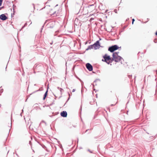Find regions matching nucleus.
Wrapping results in <instances>:
<instances>
[{"label": "nucleus", "instance_id": "f257e3e1", "mask_svg": "<svg viewBox=\"0 0 157 157\" xmlns=\"http://www.w3.org/2000/svg\"><path fill=\"white\" fill-rule=\"evenodd\" d=\"M44 9L47 10L48 12L51 14H54L55 13L58 14L61 9V6H59L58 5H56L54 8V11H52V10L50 8L48 9L47 6L44 7Z\"/></svg>", "mask_w": 157, "mask_h": 157}, {"label": "nucleus", "instance_id": "f03ea898", "mask_svg": "<svg viewBox=\"0 0 157 157\" xmlns=\"http://www.w3.org/2000/svg\"><path fill=\"white\" fill-rule=\"evenodd\" d=\"M103 59L102 61L105 62L108 64H109L112 62V58H111L107 54H105L103 56Z\"/></svg>", "mask_w": 157, "mask_h": 157}, {"label": "nucleus", "instance_id": "7ed1b4c3", "mask_svg": "<svg viewBox=\"0 0 157 157\" xmlns=\"http://www.w3.org/2000/svg\"><path fill=\"white\" fill-rule=\"evenodd\" d=\"M112 56V60L113 61H114L117 62H119L122 58L121 56L118 55L117 52L114 53L113 54Z\"/></svg>", "mask_w": 157, "mask_h": 157}, {"label": "nucleus", "instance_id": "20e7f679", "mask_svg": "<svg viewBox=\"0 0 157 157\" xmlns=\"http://www.w3.org/2000/svg\"><path fill=\"white\" fill-rule=\"evenodd\" d=\"M118 48V47L115 45L109 47L108 49V50L112 52H113L114 51L117 50Z\"/></svg>", "mask_w": 157, "mask_h": 157}, {"label": "nucleus", "instance_id": "39448f33", "mask_svg": "<svg viewBox=\"0 0 157 157\" xmlns=\"http://www.w3.org/2000/svg\"><path fill=\"white\" fill-rule=\"evenodd\" d=\"M92 45L94 49H97L100 46L99 41L98 40L97 41L96 43Z\"/></svg>", "mask_w": 157, "mask_h": 157}, {"label": "nucleus", "instance_id": "423d86ee", "mask_svg": "<svg viewBox=\"0 0 157 157\" xmlns=\"http://www.w3.org/2000/svg\"><path fill=\"white\" fill-rule=\"evenodd\" d=\"M86 66L87 69L90 71H91L93 70L92 66L90 63H87L86 64Z\"/></svg>", "mask_w": 157, "mask_h": 157}, {"label": "nucleus", "instance_id": "0eeeda50", "mask_svg": "<svg viewBox=\"0 0 157 157\" xmlns=\"http://www.w3.org/2000/svg\"><path fill=\"white\" fill-rule=\"evenodd\" d=\"M7 18L6 16L4 14H2L0 15V19L3 20H5Z\"/></svg>", "mask_w": 157, "mask_h": 157}, {"label": "nucleus", "instance_id": "6e6552de", "mask_svg": "<svg viewBox=\"0 0 157 157\" xmlns=\"http://www.w3.org/2000/svg\"><path fill=\"white\" fill-rule=\"evenodd\" d=\"M60 115L61 116L63 117H66L67 115V113L66 111H63L60 113Z\"/></svg>", "mask_w": 157, "mask_h": 157}, {"label": "nucleus", "instance_id": "1a4fd4ad", "mask_svg": "<svg viewBox=\"0 0 157 157\" xmlns=\"http://www.w3.org/2000/svg\"><path fill=\"white\" fill-rule=\"evenodd\" d=\"M47 94H48V90H47V91L45 93V94L44 95L43 98L44 100L45 99Z\"/></svg>", "mask_w": 157, "mask_h": 157}, {"label": "nucleus", "instance_id": "9d476101", "mask_svg": "<svg viewBox=\"0 0 157 157\" xmlns=\"http://www.w3.org/2000/svg\"><path fill=\"white\" fill-rule=\"evenodd\" d=\"M92 48H94L93 47V45H90L89 46H88L87 48L86 49V50H88L89 49H90Z\"/></svg>", "mask_w": 157, "mask_h": 157}, {"label": "nucleus", "instance_id": "9b49d317", "mask_svg": "<svg viewBox=\"0 0 157 157\" xmlns=\"http://www.w3.org/2000/svg\"><path fill=\"white\" fill-rule=\"evenodd\" d=\"M117 98L115 99V103L114 104H112V105H115L117 103Z\"/></svg>", "mask_w": 157, "mask_h": 157}, {"label": "nucleus", "instance_id": "f8f14e48", "mask_svg": "<svg viewBox=\"0 0 157 157\" xmlns=\"http://www.w3.org/2000/svg\"><path fill=\"white\" fill-rule=\"evenodd\" d=\"M2 1V0H0V6L1 5Z\"/></svg>", "mask_w": 157, "mask_h": 157}, {"label": "nucleus", "instance_id": "ddd939ff", "mask_svg": "<svg viewBox=\"0 0 157 157\" xmlns=\"http://www.w3.org/2000/svg\"><path fill=\"white\" fill-rule=\"evenodd\" d=\"M135 21V20L134 19H132V24H133L134 21Z\"/></svg>", "mask_w": 157, "mask_h": 157}, {"label": "nucleus", "instance_id": "4468645a", "mask_svg": "<svg viewBox=\"0 0 157 157\" xmlns=\"http://www.w3.org/2000/svg\"><path fill=\"white\" fill-rule=\"evenodd\" d=\"M75 89H73V91H72V92H75Z\"/></svg>", "mask_w": 157, "mask_h": 157}, {"label": "nucleus", "instance_id": "2eb2a0df", "mask_svg": "<svg viewBox=\"0 0 157 157\" xmlns=\"http://www.w3.org/2000/svg\"><path fill=\"white\" fill-rule=\"evenodd\" d=\"M155 34L156 36H157V32L155 33Z\"/></svg>", "mask_w": 157, "mask_h": 157}, {"label": "nucleus", "instance_id": "dca6fc26", "mask_svg": "<svg viewBox=\"0 0 157 157\" xmlns=\"http://www.w3.org/2000/svg\"><path fill=\"white\" fill-rule=\"evenodd\" d=\"M62 90H63L62 89H61L60 91H61Z\"/></svg>", "mask_w": 157, "mask_h": 157}]
</instances>
